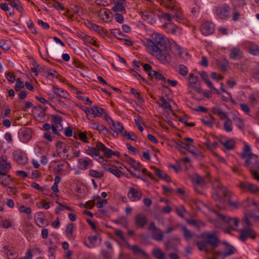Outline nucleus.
Here are the masks:
<instances>
[{
	"instance_id": "obj_33",
	"label": "nucleus",
	"mask_w": 259,
	"mask_h": 259,
	"mask_svg": "<svg viewBox=\"0 0 259 259\" xmlns=\"http://www.w3.org/2000/svg\"><path fill=\"white\" fill-rule=\"evenodd\" d=\"M172 12V18L175 19L176 21H180L182 19L183 16L181 10L176 6H172L170 9Z\"/></svg>"
},
{
	"instance_id": "obj_56",
	"label": "nucleus",
	"mask_w": 259,
	"mask_h": 259,
	"mask_svg": "<svg viewBox=\"0 0 259 259\" xmlns=\"http://www.w3.org/2000/svg\"><path fill=\"white\" fill-rule=\"evenodd\" d=\"M74 226L72 223L68 224L66 228L65 233L68 237H71L73 235Z\"/></svg>"
},
{
	"instance_id": "obj_64",
	"label": "nucleus",
	"mask_w": 259,
	"mask_h": 259,
	"mask_svg": "<svg viewBox=\"0 0 259 259\" xmlns=\"http://www.w3.org/2000/svg\"><path fill=\"white\" fill-rule=\"evenodd\" d=\"M252 76L254 79L259 80V64L253 69Z\"/></svg>"
},
{
	"instance_id": "obj_50",
	"label": "nucleus",
	"mask_w": 259,
	"mask_h": 259,
	"mask_svg": "<svg viewBox=\"0 0 259 259\" xmlns=\"http://www.w3.org/2000/svg\"><path fill=\"white\" fill-rule=\"evenodd\" d=\"M98 239V236L97 235H94L88 237L89 244L85 243L86 245L89 248H93L95 246L96 241Z\"/></svg>"
},
{
	"instance_id": "obj_8",
	"label": "nucleus",
	"mask_w": 259,
	"mask_h": 259,
	"mask_svg": "<svg viewBox=\"0 0 259 259\" xmlns=\"http://www.w3.org/2000/svg\"><path fill=\"white\" fill-rule=\"evenodd\" d=\"M225 245L224 250L223 251H218L216 254L220 255L223 257H226L234 254L237 251L236 249L227 242L222 243Z\"/></svg>"
},
{
	"instance_id": "obj_3",
	"label": "nucleus",
	"mask_w": 259,
	"mask_h": 259,
	"mask_svg": "<svg viewBox=\"0 0 259 259\" xmlns=\"http://www.w3.org/2000/svg\"><path fill=\"white\" fill-rule=\"evenodd\" d=\"M240 157L245 159L244 165L246 167H249L255 163L257 159V155L251 153V148L248 145H245L243 151L240 154Z\"/></svg>"
},
{
	"instance_id": "obj_14",
	"label": "nucleus",
	"mask_w": 259,
	"mask_h": 259,
	"mask_svg": "<svg viewBox=\"0 0 259 259\" xmlns=\"http://www.w3.org/2000/svg\"><path fill=\"white\" fill-rule=\"evenodd\" d=\"M125 246L126 248L130 250L134 255H137L140 254L145 258H148V254L139 246L132 245L128 242H125Z\"/></svg>"
},
{
	"instance_id": "obj_10",
	"label": "nucleus",
	"mask_w": 259,
	"mask_h": 259,
	"mask_svg": "<svg viewBox=\"0 0 259 259\" xmlns=\"http://www.w3.org/2000/svg\"><path fill=\"white\" fill-rule=\"evenodd\" d=\"M111 125L113 127L110 128V130L113 132L112 135L114 137L117 138L118 134L122 136L126 133V131L124 130L123 126L120 122L114 121Z\"/></svg>"
},
{
	"instance_id": "obj_48",
	"label": "nucleus",
	"mask_w": 259,
	"mask_h": 259,
	"mask_svg": "<svg viewBox=\"0 0 259 259\" xmlns=\"http://www.w3.org/2000/svg\"><path fill=\"white\" fill-rule=\"evenodd\" d=\"M248 52L253 55H258L259 54V47L253 44H251L248 47Z\"/></svg>"
},
{
	"instance_id": "obj_27",
	"label": "nucleus",
	"mask_w": 259,
	"mask_h": 259,
	"mask_svg": "<svg viewBox=\"0 0 259 259\" xmlns=\"http://www.w3.org/2000/svg\"><path fill=\"white\" fill-rule=\"evenodd\" d=\"M219 142L228 150H231L234 149L235 142L232 139H226V140H224V138L221 137L219 140Z\"/></svg>"
},
{
	"instance_id": "obj_43",
	"label": "nucleus",
	"mask_w": 259,
	"mask_h": 259,
	"mask_svg": "<svg viewBox=\"0 0 259 259\" xmlns=\"http://www.w3.org/2000/svg\"><path fill=\"white\" fill-rule=\"evenodd\" d=\"M4 251L9 259H15L17 256L16 251L12 248L9 249L7 246L4 247Z\"/></svg>"
},
{
	"instance_id": "obj_4",
	"label": "nucleus",
	"mask_w": 259,
	"mask_h": 259,
	"mask_svg": "<svg viewBox=\"0 0 259 259\" xmlns=\"http://www.w3.org/2000/svg\"><path fill=\"white\" fill-rule=\"evenodd\" d=\"M184 140L185 142L177 140L175 141V144L177 147L186 150L193 155H196V149L192 144L194 140L192 138L187 137L184 138Z\"/></svg>"
},
{
	"instance_id": "obj_42",
	"label": "nucleus",
	"mask_w": 259,
	"mask_h": 259,
	"mask_svg": "<svg viewBox=\"0 0 259 259\" xmlns=\"http://www.w3.org/2000/svg\"><path fill=\"white\" fill-rule=\"evenodd\" d=\"M149 76H150L151 78H155L156 80H162L164 82L165 81V78L163 75L161 73L155 70L151 71Z\"/></svg>"
},
{
	"instance_id": "obj_35",
	"label": "nucleus",
	"mask_w": 259,
	"mask_h": 259,
	"mask_svg": "<svg viewBox=\"0 0 259 259\" xmlns=\"http://www.w3.org/2000/svg\"><path fill=\"white\" fill-rule=\"evenodd\" d=\"M9 2V5L19 12L22 13L23 11L21 3L18 0H6Z\"/></svg>"
},
{
	"instance_id": "obj_7",
	"label": "nucleus",
	"mask_w": 259,
	"mask_h": 259,
	"mask_svg": "<svg viewBox=\"0 0 259 259\" xmlns=\"http://www.w3.org/2000/svg\"><path fill=\"white\" fill-rule=\"evenodd\" d=\"M230 7L227 4H223L217 9V16L221 20H226L230 17Z\"/></svg>"
},
{
	"instance_id": "obj_53",
	"label": "nucleus",
	"mask_w": 259,
	"mask_h": 259,
	"mask_svg": "<svg viewBox=\"0 0 259 259\" xmlns=\"http://www.w3.org/2000/svg\"><path fill=\"white\" fill-rule=\"evenodd\" d=\"M241 230L247 238L250 237L253 239L255 238L254 232L252 230L248 228L244 229Z\"/></svg>"
},
{
	"instance_id": "obj_16",
	"label": "nucleus",
	"mask_w": 259,
	"mask_h": 259,
	"mask_svg": "<svg viewBox=\"0 0 259 259\" xmlns=\"http://www.w3.org/2000/svg\"><path fill=\"white\" fill-rule=\"evenodd\" d=\"M142 196L141 191L131 187L127 193V197L131 201L135 202L140 200Z\"/></svg>"
},
{
	"instance_id": "obj_12",
	"label": "nucleus",
	"mask_w": 259,
	"mask_h": 259,
	"mask_svg": "<svg viewBox=\"0 0 259 259\" xmlns=\"http://www.w3.org/2000/svg\"><path fill=\"white\" fill-rule=\"evenodd\" d=\"M163 26L165 29L166 32L167 33L176 35H179L182 33L181 28L173 23L170 22L165 23Z\"/></svg>"
},
{
	"instance_id": "obj_55",
	"label": "nucleus",
	"mask_w": 259,
	"mask_h": 259,
	"mask_svg": "<svg viewBox=\"0 0 259 259\" xmlns=\"http://www.w3.org/2000/svg\"><path fill=\"white\" fill-rule=\"evenodd\" d=\"M178 71L181 75L185 76L188 74V69L185 65L181 64L179 66Z\"/></svg>"
},
{
	"instance_id": "obj_49",
	"label": "nucleus",
	"mask_w": 259,
	"mask_h": 259,
	"mask_svg": "<svg viewBox=\"0 0 259 259\" xmlns=\"http://www.w3.org/2000/svg\"><path fill=\"white\" fill-rule=\"evenodd\" d=\"M159 4L167 9H170L172 6L175 5V0H159Z\"/></svg>"
},
{
	"instance_id": "obj_29",
	"label": "nucleus",
	"mask_w": 259,
	"mask_h": 259,
	"mask_svg": "<svg viewBox=\"0 0 259 259\" xmlns=\"http://www.w3.org/2000/svg\"><path fill=\"white\" fill-rule=\"evenodd\" d=\"M200 75L203 80L205 81V83L207 84L208 87L211 90L214 92V93L217 94H220V92L218 89L215 88L213 85L212 83L210 81L208 80V77L207 73L204 72H201L200 73Z\"/></svg>"
},
{
	"instance_id": "obj_15",
	"label": "nucleus",
	"mask_w": 259,
	"mask_h": 259,
	"mask_svg": "<svg viewBox=\"0 0 259 259\" xmlns=\"http://www.w3.org/2000/svg\"><path fill=\"white\" fill-rule=\"evenodd\" d=\"M12 165L6 155H3L0 157V171L6 173H9Z\"/></svg>"
},
{
	"instance_id": "obj_47",
	"label": "nucleus",
	"mask_w": 259,
	"mask_h": 259,
	"mask_svg": "<svg viewBox=\"0 0 259 259\" xmlns=\"http://www.w3.org/2000/svg\"><path fill=\"white\" fill-rule=\"evenodd\" d=\"M152 252L157 259H166L165 254L159 248L153 249Z\"/></svg>"
},
{
	"instance_id": "obj_6",
	"label": "nucleus",
	"mask_w": 259,
	"mask_h": 259,
	"mask_svg": "<svg viewBox=\"0 0 259 259\" xmlns=\"http://www.w3.org/2000/svg\"><path fill=\"white\" fill-rule=\"evenodd\" d=\"M238 187L244 191L249 192L254 195L259 194V187L252 183L248 182H241L238 185Z\"/></svg>"
},
{
	"instance_id": "obj_39",
	"label": "nucleus",
	"mask_w": 259,
	"mask_h": 259,
	"mask_svg": "<svg viewBox=\"0 0 259 259\" xmlns=\"http://www.w3.org/2000/svg\"><path fill=\"white\" fill-rule=\"evenodd\" d=\"M212 113L218 115L221 119L223 120L227 118L228 116L226 113L222 111L219 107H214L212 108Z\"/></svg>"
},
{
	"instance_id": "obj_57",
	"label": "nucleus",
	"mask_w": 259,
	"mask_h": 259,
	"mask_svg": "<svg viewBox=\"0 0 259 259\" xmlns=\"http://www.w3.org/2000/svg\"><path fill=\"white\" fill-rule=\"evenodd\" d=\"M2 227L6 229L11 228L12 226V223L10 219L2 220L1 222Z\"/></svg>"
},
{
	"instance_id": "obj_51",
	"label": "nucleus",
	"mask_w": 259,
	"mask_h": 259,
	"mask_svg": "<svg viewBox=\"0 0 259 259\" xmlns=\"http://www.w3.org/2000/svg\"><path fill=\"white\" fill-rule=\"evenodd\" d=\"M245 1V0H230V2L234 8H236L244 7L246 5Z\"/></svg>"
},
{
	"instance_id": "obj_37",
	"label": "nucleus",
	"mask_w": 259,
	"mask_h": 259,
	"mask_svg": "<svg viewBox=\"0 0 259 259\" xmlns=\"http://www.w3.org/2000/svg\"><path fill=\"white\" fill-rule=\"evenodd\" d=\"M88 27L90 29L98 32L100 35H103L106 34L104 29L95 23H89Z\"/></svg>"
},
{
	"instance_id": "obj_18",
	"label": "nucleus",
	"mask_w": 259,
	"mask_h": 259,
	"mask_svg": "<svg viewBox=\"0 0 259 259\" xmlns=\"http://www.w3.org/2000/svg\"><path fill=\"white\" fill-rule=\"evenodd\" d=\"M98 142L96 143V147H91V146H87V148L85 149L84 152L87 154L92 156V157L98 156L99 159L103 160V158L102 156H99L100 153V150H99L98 147Z\"/></svg>"
},
{
	"instance_id": "obj_44",
	"label": "nucleus",
	"mask_w": 259,
	"mask_h": 259,
	"mask_svg": "<svg viewBox=\"0 0 259 259\" xmlns=\"http://www.w3.org/2000/svg\"><path fill=\"white\" fill-rule=\"evenodd\" d=\"M103 166L105 169H106L107 171H109L117 178H120L121 177L122 172L117 168H116V167L113 168L108 167L106 165V164L103 165Z\"/></svg>"
},
{
	"instance_id": "obj_26",
	"label": "nucleus",
	"mask_w": 259,
	"mask_h": 259,
	"mask_svg": "<svg viewBox=\"0 0 259 259\" xmlns=\"http://www.w3.org/2000/svg\"><path fill=\"white\" fill-rule=\"evenodd\" d=\"M112 15L111 12L106 9H102L99 12V16L105 22H109L111 21V15Z\"/></svg>"
},
{
	"instance_id": "obj_17",
	"label": "nucleus",
	"mask_w": 259,
	"mask_h": 259,
	"mask_svg": "<svg viewBox=\"0 0 259 259\" xmlns=\"http://www.w3.org/2000/svg\"><path fill=\"white\" fill-rule=\"evenodd\" d=\"M31 130L29 128L22 129L19 133V138L23 143L28 142L31 138Z\"/></svg>"
},
{
	"instance_id": "obj_62",
	"label": "nucleus",
	"mask_w": 259,
	"mask_h": 259,
	"mask_svg": "<svg viewBox=\"0 0 259 259\" xmlns=\"http://www.w3.org/2000/svg\"><path fill=\"white\" fill-rule=\"evenodd\" d=\"M52 120L54 123V125H57L58 126V125H61L62 119L60 116L58 115H54L52 116Z\"/></svg>"
},
{
	"instance_id": "obj_31",
	"label": "nucleus",
	"mask_w": 259,
	"mask_h": 259,
	"mask_svg": "<svg viewBox=\"0 0 259 259\" xmlns=\"http://www.w3.org/2000/svg\"><path fill=\"white\" fill-rule=\"evenodd\" d=\"M78 164L80 169L85 170L88 168L89 165H93V162L91 159L88 157L85 159L80 158L78 160Z\"/></svg>"
},
{
	"instance_id": "obj_25",
	"label": "nucleus",
	"mask_w": 259,
	"mask_h": 259,
	"mask_svg": "<svg viewBox=\"0 0 259 259\" xmlns=\"http://www.w3.org/2000/svg\"><path fill=\"white\" fill-rule=\"evenodd\" d=\"M140 15L143 19L148 23L153 24L156 22V19L154 15L150 12H141Z\"/></svg>"
},
{
	"instance_id": "obj_5",
	"label": "nucleus",
	"mask_w": 259,
	"mask_h": 259,
	"mask_svg": "<svg viewBox=\"0 0 259 259\" xmlns=\"http://www.w3.org/2000/svg\"><path fill=\"white\" fill-rule=\"evenodd\" d=\"M213 212L221 219L224 222L228 224L229 226L233 230H235L238 226V220L236 218H231L221 214L218 211L214 210Z\"/></svg>"
},
{
	"instance_id": "obj_30",
	"label": "nucleus",
	"mask_w": 259,
	"mask_h": 259,
	"mask_svg": "<svg viewBox=\"0 0 259 259\" xmlns=\"http://www.w3.org/2000/svg\"><path fill=\"white\" fill-rule=\"evenodd\" d=\"M210 181L208 177H201L199 175H196L193 179V183L194 184L197 186H203Z\"/></svg>"
},
{
	"instance_id": "obj_13",
	"label": "nucleus",
	"mask_w": 259,
	"mask_h": 259,
	"mask_svg": "<svg viewBox=\"0 0 259 259\" xmlns=\"http://www.w3.org/2000/svg\"><path fill=\"white\" fill-rule=\"evenodd\" d=\"M200 31L202 34L205 36L210 35L214 31V24L212 22H205L201 25Z\"/></svg>"
},
{
	"instance_id": "obj_60",
	"label": "nucleus",
	"mask_w": 259,
	"mask_h": 259,
	"mask_svg": "<svg viewBox=\"0 0 259 259\" xmlns=\"http://www.w3.org/2000/svg\"><path fill=\"white\" fill-rule=\"evenodd\" d=\"M122 136H123L124 137H126L128 139L134 141H136L137 139V136L133 132H131L128 133L126 132V133H125V134H123Z\"/></svg>"
},
{
	"instance_id": "obj_19",
	"label": "nucleus",
	"mask_w": 259,
	"mask_h": 259,
	"mask_svg": "<svg viewBox=\"0 0 259 259\" xmlns=\"http://www.w3.org/2000/svg\"><path fill=\"white\" fill-rule=\"evenodd\" d=\"M147 218L143 213H139L135 218V223L138 228H143L147 223Z\"/></svg>"
},
{
	"instance_id": "obj_46",
	"label": "nucleus",
	"mask_w": 259,
	"mask_h": 259,
	"mask_svg": "<svg viewBox=\"0 0 259 259\" xmlns=\"http://www.w3.org/2000/svg\"><path fill=\"white\" fill-rule=\"evenodd\" d=\"M226 120L224 123V129L227 132H231L233 130V122L228 117L226 118Z\"/></svg>"
},
{
	"instance_id": "obj_23",
	"label": "nucleus",
	"mask_w": 259,
	"mask_h": 259,
	"mask_svg": "<svg viewBox=\"0 0 259 259\" xmlns=\"http://www.w3.org/2000/svg\"><path fill=\"white\" fill-rule=\"evenodd\" d=\"M155 175L160 179L164 180V181L169 182L171 181L170 177L164 171L161 170L160 169L156 168L155 166H152L150 167Z\"/></svg>"
},
{
	"instance_id": "obj_11",
	"label": "nucleus",
	"mask_w": 259,
	"mask_h": 259,
	"mask_svg": "<svg viewBox=\"0 0 259 259\" xmlns=\"http://www.w3.org/2000/svg\"><path fill=\"white\" fill-rule=\"evenodd\" d=\"M188 82L190 86L193 88L195 91L198 93L201 92L200 83L198 76L195 75L194 74L190 73L188 79Z\"/></svg>"
},
{
	"instance_id": "obj_40",
	"label": "nucleus",
	"mask_w": 259,
	"mask_h": 259,
	"mask_svg": "<svg viewBox=\"0 0 259 259\" xmlns=\"http://www.w3.org/2000/svg\"><path fill=\"white\" fill-rule=\"evenodd\" d=\"M212 113L218 115L221 119L223 120L227 118L228 116L226 113L222 111L219 107H214L212 108Z\"/></svg>"
},
{
	"instance_id": "obj_21",
	"label": "nucleus",
	"mask_w": 259,
	"mask_h": 259,
	"mask_svg": "<svg viewBox=\"0 0 259 259\" xmlns=\"http://www.w3.org/2000/svg\"><path fill=\"white\" fill-rule=\"evenodd\" d=\"M114 6L112 7V10L114 12H121L124 14L126 13L124 8L125 0H114Z\"/></svg>"
},
{
	"instance_id": "obj_20",
	"label": "nucleus",
	"mask_w": 259,
	"mask_h": 259,
	"mask_svg": "<svg viewBox=\"0 0 259 259\" xmlns=\"http://www.w3.org/2000/svg\"><path fill=\"white\" fill-rule=\"evenodd\" d=\"M229 57L233 60H240L243 57V53L238 47H234L231 49Z\"/></svg>"
},
{
	"instance_id": "obj_38",
	"label": "nucleus",
	"mask_w": 259,
	"mask_h": 259,
	"mask_svg": "<svg viewBox=\"0 0 259 259\" xmlns=\"http://www.w3.org/2000/svg\"><path fill=\"white\" fill-rule=\"evenodd\" d=\"M157 104L159 106L165 109H168L170 111L172 110L171 105L166 101L163 97H160L159 99L157 101Z\"/></svg>"
},
{
	"instance_id": "obj_58",
	"label": "nucleus",
	"mask_w": 259,
	"mask_h": 259,
	"mask_svg": "<svg viewBox=\"0 0 259 259\" xmlns=\"http://www.w3.org/2000/svg\"><path fill=\"white\" fill-rule=\"evenodd\" d=\"M89 172V175L93 178H101L103 176V174L102 172H99L94 169H90Z\"/></svg>"
},
{
	"instance_id": "obj_59",
	"label": "nucleus",
	"mask_w": 259,
	"mask_h": 259,
	"mask_svg": "<svg viewBox=\"0 0 259 259\" xmlns=\"http://www.w3.org/2000/svg\"><path fill=\"white\" fill-rule=\"evenodd\" d=\"M78 140H80L81 141L85 143H88L89 142L87 133L85 132H79Z\"/></svg>"
},
{
	"instance_id": "obj_2",
	"label": "nucleus",
	"mask_w": 259,
	"mask_h": 259,
	"mask_svg": "<svg viewBox=\"0 0 259 259\" xmlns=\"http://www.w3.org/2000/svg\"><path fill=\"white\" fill-rule=\"evenodd\" d=\"M203 236V241L197 242V246L200 251L206 252L214 251L222 244L214 232L206 234Z\"/></svg>"
},
{
	"instance_id": "obj_28",
	"label": "nucleus",
	"mask_w": 259,
	"mask_h": 259,
	"mask_svg": "<svg viewBox=\"0 0 259 259\" xmlns=\"http://www.w3.org/2000/svg\"><path fill=\"white\" fill-rule=\"evenodd\" d=\"M98 147L100 150V152H103L106 158H110L113 155V151L106 147L102 143L98 142Z\"/></svg>"
},
{
	"instance_id": "obj_52",
	"label": "nucleus",
	"mask_w": 259,
	"mask_h": 259,
	"mask_svg": "<svg viewBox=\"0 0 259 259\" xmlns=\"http://www.w3.org/2000/svg\"><path fill=\"white\" fill-rule=\"evenodd\" d=\"M182 229L183 232L184 236L186 240H189L192 238V233L189 231L186 227H183Z\"/></svg>"
},
{
	"instance_id": "obj_24",
	"label": "nucleus",
	"mask_w": 259,
	"mask_h": 259,
	"mask_svg": "<svg viewBox=\"0 0 259 259\" xmlns=\"http://www.w3.org/2000/svg\"><path fill=\"white\" fill-rule=\"evenodd\" d=\"M53 92L57 98L68 99L69 94L67 91L62 88H59L56 86H53Z\"/></svg>"
},
{
	"instance_id": "obj_1",
	"label": "nucleus",
	"mask_w": 259,
	"mask_h": 259,
	"mask_svg": "<svg viewBox=\"0 0 259 259\" xmlns=\"http://www.w3.org/2000/svg\"><path fill=\"white\" fill-rule=\"evenodd\" d=\"M174 44L180 49L173 40H169L167 37L160 33H154L152 35V39H147L145 45L148 51L161 63L169 64L171 61V57L169 52V45Z\"/></svg>"
},
{
	"instance_id": "obj_22",
	"label": "nucleus",
	"mask_w": 259,
	"mask_h": 259,
	"mask_svg": "<svg viewBox=\"0 0 259 259\" xmlns=\"http://www.w3.org/2000/svg\"><path fill=\"white\" fill-rule=\"evenodd\" d=\"M8 174L0 171V184L6 187L13 182V179Z\"/></svg>"
},
{
	"instance_id": "obj_61",
	"label": "nucleus",
	"mask_w": 259,
	"mask_h": 259,
	"mask_svg": "<svg viewBox=\"0 0 259 259\" xmlns=\"http://www.w3.org/2000/svg\"><path fill=\"white\" fill-rule=\"evenodd\" d=\"M15 83V90L16 91H19L20 89L24 88L23 82L19 78L16 79Z\"/></svg>"
},
{
	"instance_id": "obj_36",
	"label": "nucleus",
	"mask_w": 259,
	"mask_h": 259,
	"mask_svg": "<svg viewBox=\"0 0 259 259\" xmlns=\"http://www.w3.org/2000/svg\"><path fill=\"white\" fill-rule=\"evenodd\" d=\"M111 34L118 39L120 40H126V35L123 34L119 29H114L111 30Z\"/></svg>"
},
{
	"instance_id": "obj_63",
	"label": "nucleus",
	"mask_w": 259,
	"mask_h": 259,
	"mask_svg": "<svg viewBox=\"0 0 259 259\" xmlns=\"http://www.w3.org/2000/svg\"><path fill=\"white\" fill-rule=\"evenodd\" d=\"M0 47L6 51L9 50L10 49V47L8 44V41L4 39L0 40Z\"/></svg>"
},
{
	"instance_id": "obj_41",
	"label": "nucleus",
	"mask_w": 259,
	"mask_h": 259,
	"mask_svg": "<svg viewBox=\"0 0 259 259\" xmlns=\"http://www.w3.org/2000/svg\"><path fill=\"white\" fill-rule=\"evenodd\" d=\"M36 221H38L41 225L48 226L49 223L46 219L45 214L42 212H38L35 215Z\"/></svg>"
},
{
	"instance_id": "obj_34",
	"label": "nucleus",
	"mask_w": 259,
	"mask_h": 259,
	"mask_svg": "<svg viewBox=\"0 0 259 259\" xmlns=\"http://www.w3.org/2000/svg\"><path fill=\"white\" fill-rule=\"evenodd\" d=\"M218 188L219 191L216 192L212 194V197L215 200L217 201L220 199V194L221 192L223 193L225 197L230 196V192L228 190L222 188L220 185H218Z\"/></svg>"
},
{
	"instance_id": "obj_54",
	"label": "nucleus",
	"mask_w": 259,
	"mask_h": 259,
	"mask_svg": "<svg viewBox=\"0 0 259 259\" xmlns=\"http://www.w3.org/2000/svg\"><path fill=\"white\" fill-rule=\"evenodd\" d=\"M228 61L226 60H224V61H220L218 63V65L219 66L220 70L222 72H225L227 70V66L228 65Z\"/></svg>"
},
{
	"instance_id": "obj_45",
	"label": "nucleus",
	"mask_w": 259,
	"mask_h": 259,
	"mask_svg": "<svg viewBox=\"0 0 259 259\" xmlns=\"http://www.w3.org/2000/svg\"><path fill=\"white\" fill-rule=\"evenodd\" d=\"M163 238V235L161 230L159 229L152 232V238L157 241H161Z\"/></svg>"
},
{
	"instance_id": "obj_32",
	"label": "nucleus",
	"mask_w": 259,
	"mask_h": 259,
	"mask_svg": "<svg viewBox=\"0 0 259 259\" xmlns=\"http://www.w3.org/2000/svg\"><path fill=\"white\" fill-rule=\"evenodd\" d=\"M105 112V109L98 106H91V114L94 117H101Z\"/></svg>"
},
{
	"instance_id": "obj_9",
	"label": "nucleus",
	"mask_w": 259,
	"mask_h": 259,
	"mask_svg": "<svg viewBox=\"0 0 259 259\" xmlns=\"http://www.w3.org/2000/svg\"><path fill=\"white\" fill-rule=\"evenodd\" d=\"M12 155L14 160L20 164L24 165L28 162V158L26 154L22 151H14Z\"/></svg>"
}]
</instances>
